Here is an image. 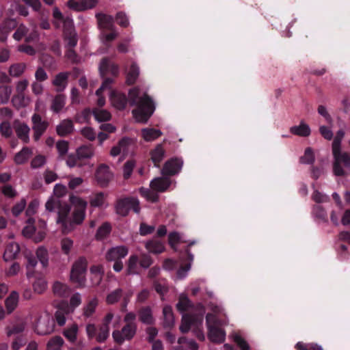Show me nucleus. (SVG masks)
Instances as JSON below:
<instances>
[{
	"instance_id": "603ef678",
	"label": "nucleus",
	"mask_w": 350,
	"mask_h": 350,
	"mask_svg": "<svg viewBox=\"0 0 350 350\" xmlns=\"http://www.w3.org/2000/svg\"><path fill=\"white\" fill-rule=\"evenodd\" d=\"M122 296V289L117 288L111 292L106 298L108 304H114L117 303Z\"/></svg>"
},
{
	"instance_id": "6e6d98bb",
	"label": "nucleus",
	"mask_w": 350,
	"mask_h": 350,
	"mask_svg": "<svg viewBox=\"0 0 350 350\" xmlns=\"http://www.w3.org/2000/svg\"><path fill=\"white\" fill-rule=\"evenodd\" d=\"M93 114L96 120L99 122L109 121L111 118V113L103 109H96L93 111Z\"/></svg>"
},
{
	"instance_id": "8fccbe9b",
	"label": "nucleus",
	"mask_w": 350,
	"mask_h": 350,
	"mask_svg": "<svg viewBox=\"0 0 350 350\" xmlns=\"http://www.w3.org/2000/svg\"><path fill=\"white\" fill-rule=\"evenodd\" d=\"M12 126L9 121H3L0 124V133L5 138H10L13 135Z\"/></svg>"
},
{
	"instance_id": "c9c22d12",
	"label": "nucleus",
	"mask_w": 350,
	"mask_h": 350,
	"mask_svg": "<svg viewBox=\"0 0 350 350\" xmlns=\"http://www.w3.org/2000/svg\"><path fill=\"white\" fill-rule=\"evenodd\" d=\"M292 134L300 136L308 137L310 135V129L309 126L304 122H301L299 126H293L290 129Z\"/></svg>"
},
{
	"instance_id": "dca6fc26",
	"label": "nucleus",
	"mask_w": 350,
	"mask_h": 350,
	"mask_svg": "<svg viewBox=\"0 0 350 350\" xmlns=\"http://www.w3.org/2000/svg\"><path fill=\"white\" fill-rule=\"evenodd\" d=\"M139 321L144 324L152 325L155 323L152 308L150 306H142L137 311Z\"/></svg>"
},
{
	"instance_id": "774afa93",
	"label": "nucleus",
	"mask_w": 350,
	"mask_h": 350,
	"mask_svg": "<svg viewBox=\"0 0 350 350\" xmlns=\"http://www.w3.org/2000/svg\"><path fill=\"white\" fill-rule=\"evenodd\" d=\"M134 167L135 161L133 160H129L124 163L123 167V176L124 179H128L130 178Z\"/></svg>"
},
{
	"instance_id": "423d86ee",
	"label": "nucleus",
	"mask_w": 350,
	"mask_h": 350,
	"mask_svg": "<svg viewBox=\"0 0 350 350\" xmlns=\"http://www.w3.org/2000/svg\"><path fill=\"white\" fill-rule=\"evenodd\" d=\"M136 332V323L125 324L121 330H114L112 332V337L115 342L118 345H122L125 340H131L135 335Z\"/></svg>"
},
{
	"instance_id": "a878e982",
	"label": "nucleus",
	"mask_w": 350,
	"mask_h": 350,
	"mask_svg": "<svg viewBox=\"0 0 350 350\" xmlns=\"http://www.w3.org/2000/svg\"><path fill=\"white\" fill-rule=\"evenodd\" d=\"M111 100L113 106L120 110L125 109L128 103V98L125 94L115 91L111 92Z\"/></svg>"
},
{
	"instance_id": "9b49d317",
	"label": "nucleus",
	"mask_w": 350,
	"mask_h": 350,
	"mask_svg": "<svg viewBox=\"0 0 350 350\" xmlns=\"http://www.w3.org/2000/svg\"><path fill=\"white\" fill-rule=\"evenodd\" d=\"M183 165V161L179 158H172L167 160L162 169V174L164 176H174L178 174Z\"/></svg>"
},
{
	"instance_id": "20e7f679",
	"label": "nucleus",
	"mask_w": 350,
	"mask_h": 350,
	"mask_svg": "<svg viewBox=\"0 0 350 350\" xmlns=\"http://www.w3.org/2000/svg\"><path fill=\"white\" fill-rule=\"evenodd\" d=\"M86 269L87 260L83 257L79 258L72 265L70 271V280L77 284L78 287L84 286Z\"/></svg>"
},
{
	"instance_id": "c756f323",
	"label": "nucleus",
	"mask_w": 350,
	"mask_h": 350,
	"mask_svg": "<svg viewBox=\"0 0 350 350\" xmlns=\"http://www.w3.org/2000/svg\"><path fill=\"white\" fill-rule=\"evenodd\" d=\"M146 250L153 254H161L165 250V246L161 241L153 239L146 242Z\"/></svg>"
},
{
	"instance_id": "f257e3e1",
	"label": "nucleus",
	"mask_w": 350,
	"mask_h": 350,
	"mask_svg": "<svg viewBox=\"0 0 350 350\" xmlns=\"http://www.w3.org/2000/svg\"><path fill=\"white\" fill-rule=\"evenodd\" d=\"M127 98L131 106L137 107L132 111L136 120L146 123L155 109L152 98L147 94L139 97V89L137 87L130 89Z\"/></svg>"
},
{
	"instance_id": "b1692460",
	"label": "nucleus",
	"mask_w": 350,
	"mask_h": 350,
	"mask_svg": "<svg viewBox=\"0 0 350 350\" xmlns=\"http://www.w3.org/2000/svg\"><path fill=\"white\" fill-rule=\"evenodd\" d=\"M74 131V124L71 119L63 120L56 127V132L58 135L65 137Z\"/></svg>"
},
{
	"instance_id": "0eeeda50",
	"label": "nucleus",
	"mask_w": 350,
	"mask_h": 350,
	"mask_svg": "<svg viewBox=\"0 0 350 350\" xmlns=\"http://www.w3.org/2000/svg\"><path fill=\"white\" fill-rule=\"evenodd\" d=\"M31 120L33 132V138L35 142H38L47 130L49 122L46 120H43L41 116L37 113H34L32 115Z\"/></svg>"
},
{
	"instance_id": "1a4fd4ad",
	"label": "nucleus",
	"mask_w": 350,
	"mask_h": 350,
	"mask_svg": "<svg viewBox=\"0 0 350 350\" xmlns=\"http://www.w3.org/2000/svg\"><path fill=\"white\" fill-rule=\"evenodd\" d=\"M95 178L98 184L105 187L113 178V174L110 171L109 167L106 164H100L96 170Z\"/></svg>"
},
{
	"instance_id": "473e14b6",
	"label": "nucleus",
	"mask_w": 350,
	"mask_h": 350,
	"mask_svg": "<svg viewBox=\"0 0 350 350\" xmlns=\"http://www.w3.org/2000/svg\"><path fill=\"white\" fill-rule=\"evenodd\" d=\"M142 136L146 142H152L162 135V132L159 129L154 128H145L142 129Z\"/></svg>"
},
{
	"instance_id": "393cba45",
	"label": "nucleus",
	"mask_w": 350,
	"mask_h": 350,
	"mask_svg": "<svg viewBox=\"0 0 350 350\" xmlns=\"http://www.w3.org/2000/svg\"><path fill=\"white\" fill-rule=\"evenodd\" d=\"M150 159L154 166L159 167L160 163L163 161L165 154V150L163 147V144H157L156 147L150 151Z\"/></svg>"
},
{
	"instance_id": "bf43d9fd",
	"label": "nucleus",
	"mask_w": 350,
	"mask_h": 350,
	"mask_svg": "<svg viewBox=\"0 0 350 350\" xmlns=\"http://www.w3.org/2000/svg\"><path fill=\"white\" fill-rule=\"evenodd\" d=\"M12 89L8 85L0 86V100L3 104L7 103L10 99Z\"/></svg>"
},
{
	"instance_id": "39448f33",
	"label": "nucleus",
	"mask_w": 350,
	"mask_h": 350,
	"mask_svg": "<svg viewBox=\"0 0 350 350\" xmlns=\"http://www.w3.org/2000/svg\"><path fill=\"white\" fill-rule=\"evenodd\" d=\"M77 206L75 208L72 216L69 219L68 224L69 226H67L66 233L72 231L75 226L81 224L85 219L87 203L80 198H77Z\"/></svg>"
},
{
	"instance_id": "c03bdc74",
	"label": "nucleus",
	"mask_w": 350,
	"mask_h": 350,
	"mask_svg": "<svg viewBox=\"0 0 350 350\" xmlns=\"http://www.w3.org/2000/svg\"><path fill=\"white\" fill-rule=\"evenodd\" d=\"M77 154L79 159H90L94 155V150L91 145L81 146L77 149Z\"/></svg>"
},
{
	"instance_id": "79ce46f5",
	"label": "nucleus",
	"mask_w": 350,
	"mask_h": 350,
	"mask_svg": "<svg viewBox=\"0 0 350 350\" xmlns=\"http://www.w3.org/2000/svg\"><path fill=\"white\" fill-rule=\"evenodd\" d=\"M66 96L63 94L56 95L52 100L51 110L55 113H59L64 107Z\"/></svg>"
},
{
	"instance_id": "cd10ccee",
	"label": "nucleus",
	"mask_w": 350,
	"mask_h": 350,
	"mask_svg": "<svg viewBox=\"0 0 350 350\" xmlns=\"http://www.w3.org/2000/svg\"><path fill=\"white\" fill-rule=\"evenodd\" d=\"M32 154L31 148L25 146L15 154L14 161L17 165H23L28 161Z\"/></svg>"
},
{
	"instance_id": "e2e57ef3",
	"label": "nucleus",
	"mask_w": 350,
	"mask_h": 350,
	"mask_svg": "<svg viewBox=\"0 0 350 350\" xmlns=\"http://www.w3.org/2000/svg\"><path fill=\"white\" fill-rule=\"evenodd\" d=\"M16 30L13 34V38L17 41H20L24 36L28 33V28L23 24H21L19 26L17 25L16 27Z\"/></svg>"
},
{
	"instance_id": "3c124183",
	"label": "nucleus",
	"mask_w": 350,
	"mask_h": 350,
	"mask_svg": "<svg viewBox=\"0 0 350 350\" xmlns=\"http://www.w3.org/2000/svg\"><path fill=\"white\" fill-rule=\"evenodd\" d=\"M109 327L100 325L98 332L95 337L96 342L99 343L104 342L109 336Z\"/></svg>"
},
{
	"instance_id": "58836bf2",
	"label": "nucleus",
	"mask_w": 350,
	"mask_h": 350,
	"mask_svg": "<svg viewBox=\"0 0 350 350\" xmlns=\"http://www.w3.org/2000/svg\"><path fill=\"white\" fill-rule=\"evenodd\" d=\"M25 258L27 260V278H31L34 275V269L38 263V259L32 254H27Z\"/></svg>"
},
{
	"instance_id": "7ed1b4c3",
	"label": "nucleus",
	"mask_w": 350,
	"mask_h": 350,
	"mask_svg": "<svg viewBox=\"0 0 350 350\" xmlns=\"http://www.w3.org/2000/svg\"><path fill=\"white\" fill-rule=\"evenodd\" d=\"M333 172L337 176L346 175L345 169L350 168V154L342 152L341 149L333 150Z\"/></svg>"
},
{
	"instance_id": "5fc2aeb1",
	"label": "nucleus",
	"mask_w": 350,
	"mask_h": 350,
	"mask_svg": "<svg viewBox=\"0 0 350 350\" xmlns=\"http://www.w3.org/2000/svg\"><path fill=\"white\" fill-rule=\"evenodd\" d=\"M193 318L191 316L185 314L183 316L180 330L182 333H187L191 328V325L193 323Z\"/></svg>"
},
{
	"instance_id": "a18cd8bd",
	"label": "nucleus",
	"mask_w": 350,
	"mask_h": 350,
	"mask_svg": "<svg viewBox=\"0 0 350 350\" xmlns=\"http://www.w3.org/2000/svg\"><path fill=\"white\" fill-rule=\"evenodd\" d=\"M111 226L109 223L105 222L103 223L97 230L96 233V239L97 240H103L105 239L111 232Z\"/></svg>"
},
{
	"instance_id": "864d4df0",
	"label": "nucleus",
	"mask_w": 350,
	"mask_h": 350,
	"mask_svg": "<svg viewBox=\"0 0 350 350\" xmlns=\"http://www.w3.org/2000/svg\"><path fill=\"white\" fill-rule=\"evenodd\" d=\"M299 161L304 164H312L314 161V154L310 147L306 148L304 156L301 157Z\"/></svg>"
},
{
	"instance_id": "2f4dec72",
	"label": "nucleus",
	"mask_w": 350,
	"mask_h": 350,
	"mask_svg": "<svg viewBox=\"0 0 350 350\" xmlns=\"http://www.w3.org/2000/svg\"><path fill=\"white\" fill-rule=\"evenodd\" d=\"M193 243H191V244H189V245H187L185 250H184V252L182 254V256L181 258L189 262L188 264H186L184 266H182L178 270V275L179 276H181L182 274L184 273V272H186L187 271H189L190 269V267H191V264L190 262L191 261H193V256L192 254H191L190 252V250H189V246L191 245H193Z\"/></svg>"
},
{
	"instance_id": "49530a36",
	"label": "nucleus",
	"mask_w": 350,
	"mask_h": 350,
	"mask_svg": "<svg viewBox=\"0 0 350 350\" xmlns=\"http://www.w3.org/2000/svg\"><path fill=\"white\" fill-rule=\"evenodd\" d=\"M92 112L90 109L85 108L79 113H77L74 116V120L77 123L82 124L88 122L91 118Z\"/></svg>"
},
{
	"instance_id": "de8ad7c7",
	"label": "nucleus",
	"mask_w": 350,
	"mask_h": 350,
	"mask_svg": "<svg viewBox=\"0 0 350 350\" xmlns=\"http://www.w3.org/2000/svg\"><path fill=\"white\" fill-rule=\"evenodd\" d=\"M64 340L61 336H55L51 338L46 344V350H61Z\"/></svg>"
},
{
	"instance_id": "f8f14e48",
	"label": "nucleus",
	"mask_w": 350,
	"mask_h": 350,
	"mask_svg": "<svg viewBox=\"0 0 350 350\" xmlns=\"http://www.w3.org/2000/svg\"><path fill=\"white\" fill-rule=\"evenodd\" d=\"M99 70L103 78L107 74H110L114 77H118L119 75V66L118 64L111 62L108 57L102 59L99 66Z\"/></svg>"
},
{
	"instance_id": "f03ea898",
	"label": "nucleus",
	"mask_w": 350,
	"mask_h": 350,
	"mask_svg": "<svg viewBox=\"0 0 350 350\" xmlns=\"http://www.w3.org/2000/svg\"><path fill=\"white\" fill-rule=\"evenodd\" d=\"M116 213L122 217H126L129 211L133 210L135 213L140 212L139 201L134 197L118 198L114 205Z\"/></svg>"
},
{
	"instance_id": "09e8293b",
	"label": "nucleus",
	"mask_w": 350,
	"mask_h": 350,
	"mask_svg": "<svg viewBox=\"0 0 350 350\" xmlns=\"http://www.w3.org/2000/svg\"><path fill=\"white\" fill-rule=\"evenodd\" d=\"M28 86V81L27 80L20 81L16 85L17 95L14 96L12 98V103H16V100L24 98V91Z\"/></svg>"
},
{
	"instance_id": "680f3d73",
	"label": "nucleus",
	"mask_w": 350,
	"mask_h": 350,
	"mask_svg": "<svg viewBox=\"0 0 350 350\" xmlns=\"http://www.w3.org/2000/svg\"><path fill=\"white\" fill-rule=\"evenodd\" d=\"M46 163V158L42 154H38L31 161V167L38 169L42 167Z\"/></svg>"
},
{
	"instance_id": "aec40b11",
	"label": "nucleus",
	"mask_w": 350,
	"mask_h": 350,
	"mask_svg": "<svg viewBox=\"0 0 350 350\" xmlns=\"http://www.w3.org/2000/svg\"><path fill=\"white\" fill-rule=\"evenodd\" d=\"M171 180L168 177H159L150 182V187L157 192L165 191L171 185Z\"/></svg>"
},
{
	"instance_id": "0e129e2a",
	"label": "nucleus",
	"mask_w": 350,
	"mask_h": 350,
	"mask_svg": "<svg viewBox=\"0 0 350 350\" xmlns=\"http://www.w3.org/2000/svg\"><path fill=\"white\" fill-rule=\"evenodd\" d=\"M69 144L67 141L59 140L56 144V148L59 153V157L63 158L68 152Z\"/></svg>"
},
{
	"instance_id": "412c9836",
	"label": "nucleus",
	"mask_w": 350,
	"mask_h": 350,
	"mask_svg": "<svg viewBox=\"0 0 350 350\" xmlns=\"http://www.w3.org/2000/svg\"><path fill=\"white\" fill-rule=\"evenodd\" d=\"M96 18L100 28L113 31L114 28V18L112 16L103 13H97Z\"/></svg>"
},
{
	"instance_id": "4d7b16f0",
	"label": "nucleus",
	"mask_w": 350,
	"mask_h": 350,
	"mask_svg": "<svg viewBox=\"0 0 350 350\" xmlns=\"http://www.w3.org/2000/svg\"><path fill=\"white\" fill-rule=\"evenodd\" d=\"M206 323L207 329L211 327H219L221 325V321L213 313H207L206 315Z\"/></svg>"
},
{
	"instance_id": "72a5a7b5",
	"label": "nucleus",
	"mask_w": 350,
	"mask_h": 350,
	"mask_svg": "<svg viewBox=\"0 0 350 350\" xmlns=\"http://www.w3.org/2000/svg\"><path fill=\"white\" fill-rule=\"evenodd\" d=\"M139 75V68L135 62H133L126 75V83L129 85H133Z\"/></svg>"
},
{
	"instance_id": "4be33fe9",
	"label": "nucleus",
	"mask_w": 350,
	"mask_h": 350,
	"mask_svg": "<svg viewBox=\"0 0 350 350\" xmlns=\"http://www.w3.org/2000/svg\"><path fill=\"white\" fill-rule=\"evenodd\" d=\"M208 338L214 343L221 344L225 341L226 332L219 327H211L208 329Z\"/></svg>"
},
{
	"instance_id": "ddd939ff",
	"label": "nucleus",
	"mask_w": 350,
	"mask_h": 350,
	"mask_svg": "<svg viewBox=\"0 0 350 350\" xmlns=\"http://www.w3.org/2000/svg\"><path fill=\"white\" fill-rule=\"evenodd\" d=\"M97 4L96 0H69L68 7L77 12H83L94 8Z\"/></svg>"
},
{
	"instance_id": "e433bc0d",
	"label": "nucleus",
	"mask_w": 350,
	"mask_h": 350,
	"mask_svg": "<svg viewBox=\"0 0 350 350\" xmlns=\"http://www.w3.org/2000/svg\"><path fill=\"white\" fill-rule=\"evenodd\" d=\"M18 293L12 291L5 301V308L8 313L12 312L18 305Z\"/></svg>"
},
{
	"instance_id": "37998d69",
	"label": "nucleus",
	"mask_w": 350,
	"mask_h": 350,
	"mask_svg": "<svg viewBox=\"0 0 350 350\" xmlns=\"http://www.w3.org/2000/svg\"><path fill=\"white\" fill-rule=\"evenodd\" d=\"M77 333H78V325L75 323L72 324L70 327L66 328L63 332L64 336L71 343L76 342Z\"/></svg>"
},
{
	"instance_id": "4468645a",
	"label": "nucleus",
	"mask_w": 350,
	"mask_h": 350,
	"mask_svg": "<svg viewBox=\"0 0 350 350\" xmlns=\"http://www.w3.org/2000/svg\"><path fill=\"white\" fill-rule=\"evenodd\" d=\"M70 211V206L66 203L62 204L59 205L57 209V222L62 224V230L66 233V230L69 221V213Z\"/></svg>"
},
{
	"instance_id": "ea45409f",
	"label": "nucleus",
	"mask_w": 350,
	"mask_h": 350,
	"mask_svg": "<svg viewBox=\"0 0 350 350\" xmlns=\"http://www.w3.org/2000/svg\"><path fill=\"white\" fill-rule=\"evenodd\" d=\"M139 258L137 255H131L127 262L126 274L133 275L138 273Z\"/></svg>"
},
{
	"instance_id": "a19ab883",
	"label": "nucleus",
	"mask_w": 350,
	"mask_h": 350,
	"mask_svg": "<svg viewBox=\"0 0 350 350\" xmlns=\"http://www.w3.org/2000/svg\"><path fill=\"white\" fill-rule=\"evenodd\" d=\"M42 264V267L46 268L49 265V252L48 250L43 246L38 247L35 256Z\"/></svg>"
},
{
	"instance_id": "2eb2a0df",
	"label": "nucleus",
	"mask_w": 350,
	"mask_h": 350,
	"mask_svg": "<svg viewBox=\"0 0 350 350\" xmlns=\"http://www.w3.org/2000/svg\"><path fill=\"white\" fill-rule=\"evenodd\" d=\"M129 253V249L124 245L113 247L108 250L105 258L108 261L121 260Z\"/></svg>"
},
{
	"instance_id": "7c9ffc66",
	"label": "nucleus",
	"mask_w": 350,
	"mask_h": 350,
	"mask_svg": "<svg viewBox=\"0 0 350 350\" xmlns=\"http://www.w3.org/2000/svg\"><path fill=\"white\" fill-rule=\"evenodd\" d=\"M163 325L165 329H171L174 325V317L172 309L170 306H165L163 309Z\"/></svg>"
},
{
	"instance_id": "f3484780",
	"label": "nucleus",
	"mask_w": 350,
	"mask_h": 350,
	"mask_svg": "<svg viewBox=\"0 0 350 350\" xmlns=\"http://www.w3.org/2000/svg\"><path fill=\"white\" fill-rule=\"evenodd\" d=\"M17 27V22L14 19L4 21L0 25V41L5 42L9 33Z\"/></svg>"
},
{
	"instance_id": "13d9d810",
	"label": "nucleus",
	"mask_w": 350,
	"mask_h": 350,
	"mask_svg": "<svg viewBox=\"0 0 350 350\" xmlns=\"http://www.w3.org/2000/svg\"><path fill=\"white\" fill-rule=\"evenodd\" d=\"M192 305L189 298L185 295H180L176 304L177 309L180 312H185Z\"/></svg>"
},
{
	"instance_id": "338daca9",
	"label": "nucleus",
	"mask_w": 350,
	"mask_h": 350,
	"mask_svg": "<svg viewBox=\"0 0 350 350\" xmlns=\"http://www.w3.org/2000/svg\"><path fill=\"white\" fill-rule=\"evenodd\" d=\"M73 246V241L69 238H64L61 241V249L64 254L68 255Z\"/></svg>"
},
{
	"instance_id": "4c0bfd02",
	"label": "nucleus",
	"mask_w": 350,
	"mask_h": 350,
	"mask_svg": "<svg viewBox=\"0 0 350 350\" xmlns=\"http://www.w3.org/2000/svg\"><path fill=\"white\" fill-rule=\"evenodd\" d=\"M98 304V300L96 297L90 299L83 308V315L85 318L92 317L96 311Z\"/></svg>"
},
{
	"instance_id": "6e6552de",
	"label": "nucleus",
	"mask_w": 350,
	"mask_h": 350,
	"mask_svg": "<svg viewBox=\"0 0 350 350\" xmlns=\"http://www.w3.org/2000/svg\"><path fill=\"white\" fill-rule=\"evenodd\" d=\"M55 327V321L49 316L40 317L35 325V332L39 335H46L52 333Z\"/></svg>"
},
{
	"instance_id": "052dcab7",
	"label": "nucleus",
	"mask_w": 350,
	"mask_h": 350,
	"mask_svg": "<svg viewBox=\"0 0 350 350\" xmlns=\"http://www.w3.org/2000/svg\"><path fill=\"white\" fill-rule=\"evenodd\" d=\"M25 69V65L23 64H15L12 65L9 69V73L11 76L18 77L21 75Z\"/></svg>"
},
{
	"instance_id": "9d476101",
	"label": "nucleus",
	"mask_w": 350,
	"mask_h": 350,
	"mask_svg": "<svg viewBox=\"0 0 350 350\" xmlns=\"http://www.w3.org/2000/svg\"><path fill=\"white\" fill-rule=\"evenodd\" d=\"M13 129L15 131L17 137L25 144L29 142V126L24 122L18 119L14 120L12 123Z\"/></svg>"
},
{
	"instance_id": "bb28decb",
	"label": "nucleus",
	"mask_w": 350,
	"mask_h": 350,
	"mask_svg": "<svg viewBox=\"0 0 350 350\" xmlns=\"http://www.w3.org/2000/svg\"><path fill=\"white\" fill-rule=\"evenodd\" d=\"M81 304V296L80 293H75L71 296L69 304L67 302H62L61 305L64 307L65 312L67 314H69L73 312L75 309L79 306Z\"/></svg>"
},
{
	"instance_id": "c85d7f7f",
	"label": "nucleus",
	"mask_w": 350,
	"mask_h": 350,
	"mask_svg": "<svg viewBox=\"0 0 350 350\" xmlns=\"http://www.w3.org/2000/svg\"><path fill=\"white\" fill-rule=\"evenodd\" d=\"M131 139L129 137H123L119 142L118 145L112 147L110 151V154L112 157H116L120 154L121 151H127L128 146L131 144Z\"/></svg>"
},
{
	"instance_id": "6ab92c4d",
	"label": "nucleus",
	"mask_w": 350,
	"mask_h": 350,
	"mask_svg": "<svg viewBox=\"0 0 350 350\" xmlns=\"http://www.w3.org/2000/svg\"><path fill=\"white\" fill-rule=\"evenodd\" d=\"M64 28L66 40L67 41L68 49H74L77 44V35L72 31V20H67L64 21Z\"/></svg>"
},
{
	"instance_id": "5701e85b",
	"label": "nucleus",
	"mask_w": 350,
	"mask_h": 350,
	"mask_svg": "<svg viewBox=\"0 0 350 350\" xmlns=\"http://www.w3.org/2000/svg\"><path fill=\"white\" fill-rule=\"evenodd\" d=\"M20 246L18 243L15 242L8 243L3 256V260L8 262L16 259L20 253Z\"/></svg>"
},
{
	"instance_id": "a211bd4d",
	"label": "nucleus",
	"mask_w": 350,
	"mask_h": 350,
	"mask_svg": "<svg viewBox=\"0 0 350 350\" xmlns=\"http://www.w3.org/2000/svg\"><path fill=\"white\" fill-rule=\"evenodd\" d=\"M69 75L70 73L68 72H62L55 76L52 85L55 87L57 92H63L66 89L68 83Z\"/></svg>"
},
{
	"instance_id": "69168bd1",
	"label": "nucleus",
	"mask_w": 350,
	"mask_h": 350,
	"mask_svg": "<svg viewBox=\"0 0 350 350\" xmlns=\"http://www.w3.org/2000/svg\"><path fill=\"white\" fill-rule=\"evenodd\" d=\"M104 193L103 192H99L91 198L90 203L93 207H100L104 204Z\"/></svg>"
},
{
	"instance_id": "f704fd0d",
	"label": "nucleus",
	"mask_w": 350,
	"mask_h": 350,
	"mask_svg": "<svg viewBox=\"0 0 350 350\" xmlns=\"http://www.w3.org/2000/svg\"><path fill=\"white\" fill-rule=\"evenodd\" d=\"M53 291L55 295L61 297H67L70 294V288L65 284L55 282L53 286Z\"/></svg>"
}]
</instances>
